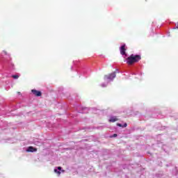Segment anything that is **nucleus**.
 I'll use <instances>...</instances> for the list:
<instances>
[{
  "label": "nucleus",
  "mask_w": 178,
  "mask_h": 178,
  "mask_svg": "<svg viewBox=\"0 0 178 178\" xmlns=\"http://www.w3.org/2000/svg\"><path fill=\"white\" fill-rule=\"evenodd\" d=\"M12 78H13L14 79H18L19 78V75H13Z\"/></svg>",
  "instance_id": "obj_7"
},
{
  "label": "nucleus",
  "mask_w": 178,
  "mask_h": 178,
  "mask_svg": "<svg viewBox=\"0 0 178 178\" xmlns=\"http://www.w3.org/2000/svg\"><path fill=\"white\" fill-rule=\"evenodd\" d=\"M54 172L57 173L58 175H60L61 173L60 171H58L57 169H54Z\"/></svg>",
  "instance_id": "obj_8"
},
{
  "label": "nucleus",
  "mask_w": 178,
  "mask_h": 178,
  "mask_svg": "<svg viewBox=\"0 0 178 178\" xmlns=\"http://www.w3.org/2000/svg\"><path fill=\"white\" fill-rule=\"evenodd\" d=\"M118 121V119L117 118L116 116H111L109 119V122L110 123H114L115 122Z\"/></svg>",
  "instance_id": "obj_5"
},
{
  "label": "nucleus",
  "mask_w": 178,
  "mask_h": 178,
  "mask_svg": "<svg viewBox=\"0 0 178 178\" xmlns=\"http://www.w3.org/2000/svg\"><path fill=\"white\" fill-rule=\"evenodd\" d=\"M177 29H178V22H177Z\"/></svg>",
  "instance_id": "obj_13"
},
{
  "label": "nucleus",
  "mask_w": 178,
  "mask_h": 178,
  "mask_svg": "<svg viewBox=\"0 0 178 178\" xmlns=\"http://www.w3.org/2000/svg\"><path fill=\"white\" fill-rule=\"evenodd\" d=\"M122 126H123L122 127H127V124L125 123V124H124V125H122Z\"/></svg>",
  "instance_id": "obj_10"
},
{
  "label": "nucleus",
  "mask_w": 178,
  "mask_h": 178,
  "mask_svg": "<svg viewBox=\"0 0 178 178\" xmlns=\"http://www.w3.org/2000/svg\"><path fill=\"white\" fill-rule=\"evenodd\" d=\"M117 125L118 126V127H123V125L122 124H117Z\"/></svg>",
  "instance_id": "obj_9"
},
{
  "label": "nucleus",
  "mask_w": 178,
  "mask_h": 178,
  "mask_svg": "<svg viewBox=\"0 0 178 178\" xmlns=\"http://www.w3.org/2000/svg\"><path fill=\"white\" fill-rule=\"evenodd\" d=\"M57 169H58V170H62V168H61V167H58Z\"/></svg>",
  "instance_id": "obj_11"
},
{
  "label": "nucleus",
  "mask_w": 178,
  "mask_h": 178,
  "mask_svg": "<svg viewBox=\"0 0 178 178\" xmlns=\"http://www.w3.org/2000/svg\"><path fill=\"white\" fill-rule=\"evenodd\" d=\"M140 60H141L140 55L131 54L130 56L127 58L126 63L127 64L131 65L136 63H138Z\"/></svg>",
  "instance_id": "obj_1"
},
{
  "label": "nucleus",
  "mask_w": 178,
  "mask_h": 178,
  "mask_svg": "<svg viewBox=\"0 0 178 178\" xmlns=\"http://www.w3.org/2000/svg\"><path fill=\"white\" fill-rule=\"evenodd\" d=\"M31 92L35 97H42V92L40 90H31Z\"/></svg>",
  "instance_id": "obj_3"
},
{
  "label": "nucleus",
  "mask_w": 178,
  "mask_h": 178,
  "mask_svg": "<svg viewBox=\"0 0 178 178\" xmlns=\"http://www.w3.org/2000/svg\"><path fill=\"white\" fill-rule=\"evenodd\" d=\"M116 77V72H112L108 75L104 76V80L113 81Z\"/></svg>",
  "instance_id": "obj_2"
},
{
  "label": "nucleus",
  "mask_w": 178,
  "mask_h": 178,
  "mask_svg": "<svg viewBox=\"0 0 178 178\" xmlns=\"http://www.w3.org/2000/svg\"><path fill=\"white\" fill-rule=\"evenodd\" d=\"M126 44H123L122 46L120 47V54L124 56L126 55Z\"/></svg>",
  "instance_id": "obj_4"
},
{
  "label": "nucleus",
  "mask_w": 178,
  "mask_h": 178,
  "mask_svg": "<svg viewBox=\"0 0 178 178\" xmlns=\"http://www.w3.org/2000/svg\"><path fill=\"white\" fill-rule=\"evenodd\" d=\"M27 152H36L37 151V149L36 148H34L33 147L31 146V147H29L27 150Z\"/></svg>",
  "instance_id": "obj_6"
},
{
  "label": "nucleus",
  "mask_w": 178,
  "mask_h": 178,
  "mask_svg": "<svg viewBox=\"0 0 178 178\" xmlns=\"http://www.w3.org/2000/svg\"><path fill=\"white\" fill-rule=\"evenodd\" d=\"M118 135L116 134H115L114 135L112 136V137H117Z\"/></svg>",
  "instance_id": "obj_12"
}]
</instances>
